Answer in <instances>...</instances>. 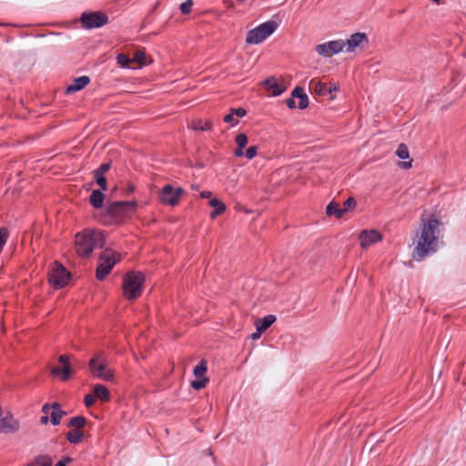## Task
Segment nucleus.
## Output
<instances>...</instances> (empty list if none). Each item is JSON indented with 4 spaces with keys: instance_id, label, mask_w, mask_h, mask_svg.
I'll list each match as a JSON object with an SVG mask.
<instances>
[{
    "instance_id": "1",
    "label": "nucleus",
    "mask_w": 466,
    "mask_h": 466,
    "mask_svg": "<svg viewBox=\"0 0 466 466\" xmlns=\"http://www.w3.org/2000/svg\"><path fill=\"white\" fill-rule=\"evenodd\" d=\"M441 221L434 214L422 213L420 218V227L413 237L412 257L416 260H423L429 255L435 253L439 243Z\"/></svg>"
},
{
    "instance_id": "2",
    "label": "nucleus",
    "mask_w": 466,
    "mask_h": 466,
    "mask_svg": "<svg viewBox=\"0 0 466 466\" xmlns=\"http://www.w3.org/2000/svg\"><path fill=\"white\" fill-rule=\"evenodd\" d=\"M105 238L100 230L85 229L76 235V250L81 257H88L94 249L103 248Z\"/></svg>"
},
{
    "instance_id": "3",
    "label": "nucleus",
    "mask_w": 466,
    "mask_h": 466,
    "mask_svg": "<svg viewBox=\"0 0 466 466\" xmlns=\"http://www.w3.org/2000/svg\"><path fill=\"white\" fill-rule=\"evenodd\" d=\"M145 277L141 272H130L125 275L123 279V295L128 300H134L141 295L142 285Z\"/></svg>"
},
{
    "instance_id": "4",
    "label": "nucleus",
    "mask_w": 466,
    "mask_h": 466,
    "mask_svg": "<svg viewBox=\"0 0 466 466\" xmlns=\"http://www.w3.org/2000/svg\"><path fill=\"white\" fill-rule=\"evenodd\" d=\"M279 26L274 20L267 21L248 31L246 42L250 45H258L275 32Z\"/></svg>"
},
{
    "instance_id": "5",
    "label": "nucleus",
    "mask_w": 466,
    "mask_h": 466,
    "mask_svg": "<svg viewBox=\"0 0 466 466\" xmlns=\"http://www.w3.org/2000/svg\"><path fill=\"white\" fill-rule=\"evenodd\" d=\"M120 256L111 249H106L98 258L96 276L98 280H104L112 270L114 266L119 261Z\"/></svg>"
},
{
    "instance_id": "6",
    "label": "nucleus",
    "mask_w": 466,
    "mask_h": 466,
    "mask_svg": "<svg viewBox=\"0 0 466 466\" xmlns=\"http://www.w3.org/2000/svg\"><path fill=\"white\" fill-rule=\"evenodd\" d=\"M88 368L91 374L97 379L110 381L114 378V372L107 368L103 353L92 358L88 362Z\"/></svg>"
},
{
    "instance_id": "7",
    "label": "nucleus",
    "mask_w": 466,
    "mask_h": 466,
    "mask_svg": "<svg viewBox=\"0 0 466 466\" xmlns=\"http://www.w3.org/2000/svg\"><path fill=\"white\" fill-rule=\"evenodd\" d=\"M70 278V273L59 262L55 261L49 271L48 279L50 284L56 289L64 288Z\"/></svg>"
},
{
    "instance_id": "8",
    "label": "nucleus",
    "mask_w": 466,
    "mask_h": 466,
    "mask_svg": "<svg viewBox=\"0 0 466 466\" xmlns=\"http://www.w3.org/2000/svg\"><path fill=\"white\" fill-rule=\"evenodd\" d=\"M137 207L136 201H114L107 203L106 211L112 218H119L125 217L128 212L135 211Z\"/></svg>"
},
{
    "instance_id": "9",
    "label": "nucleus",
    "mask_w": 466,
    "mask_h": 466,
    "mask_svg": "<svg viewBox=\"0 0 466 466\" xmlns=\"http://www.w3.org/2000/svg\"><path fill=\"white\" fill-rule=\"evenodd\" d=\"M80 21L84 28L92 29L101 27L107 24L108 17L106 14L101 12H84Z\"/></svg>"
},
{
    "instance_id": "10",
    "label": "nucleus",
    "mask_w": 466,
    "mask_h": 466,
    "mask_svg": "<svg viewBox=\"0 0 466 466\" xmlns=\"http://www.w3.org/2000/svg\"><path fill=\"white\" fill-rule=\"evenodd\" d=\"M315 51L320 56L330 57L333 55L339 54L344 51L343 39L328 41L319 45H317Z\"/></svg>"
},
{
    "instance_id": "11",
    "label": "nucleus",
    "mask_w": 466,
    "mask_h": 466,
    "mask_svg": "<svg viewBox=\"0 0 466 466\" xmlns=\"http://www.w3.org/2000/svg\"><path fill=\"white\" fill-rule=\"evenodd\" d=\"M69 360L70 357L68 355H60L58 358L59 366L54 367L51 370L52 374L59 378L62 381L68 380L74 373Z\"/></svg>"
},
{
    "instance_id": "12",
    "label": "nucleus",
    "mask_w": 466,
    "mask_h": 466,
    "mask_svg": "<svg viewBox=\"0 0 466 466\" xmlns=\"http://www.w3.org/2000/svg\"><path fill=\"white\" fill-rule=\"evenodd\" d=\"M183 192L184 191L181 187L175 189L171 185H166L160 192L161 202L173 207L177 206Z\"/></svg>"
},
{
    "instance_id": "13",
    "label": "nucleus",
    "mask_w": 466,
    "mask_h": 466,
    "mask_svg": "<svg viewBox=\"0 0 466 466\" xmlns=\"http://www.w3.org/2000/svg\"><path fill=\"white\" fill-rule=\"evenodd\" d=\"M369 43L368 35L365 33H355L350 38L343 40L344 51L354 52L357 48H364Z\"/></svg>"
},
{
    "instance_id": "14",
    "label": "nucleus",
    "mask_w": 466,
    "mask_h": 466,
    "mask_svg": "<svg viewBox=\"0 0 466 466\" xmlns=\"http://www.w3.org/2000/svg\"><path fill=\"white\" fill-rule=\"evenodd\" d=\"M359 238L361 248H368L371 245L380 241L382 239V235L375 229L363 230L360 233Z\"/></svg>"
},
{
    "instance_id": "15",
    "label": "nucleus",
    "mask_w": 466,
    "mask_h": 466,
    "mask_svg": "<svg viewBox=\"0 0 466 466\" xmlns=\"http://www.w3.org/2000/svg\"><path fill=\"white\" fill-rule=\"evenodd\" d=\"M264 87L271 92V96H280L286 89V85L281 81H278L275 77H268L263 82Z\"/></svg>"
},
{
    "instance_id": "16",
    "label": "nucleus",
    "mask_w": 466,
    "mask_h": 466,
    "mask_svg": "<svg viewBox=\"0 0 466 466\" xmlns=\"http://www.w3.org/2000/svg\"><path fill=\"white\" fill-rule=\"evenodd\" d=\"M17 423L13 419L12 415L6 412L5 415L2 412L0 417V432L9 433L17 430Z\"/></svg>"
},
{
    "instance_id": "17",
    "label": "nucleus",
    "mask_w": 466,
    "mask_h": 466,
    "mask_svg": "<svg viewBox=\"0 0 466 466\" xmlns=\"http://www.w3.org/2000/svg\"><path fill=\"white\" fill-rule=\"evenodd\" d=\"M90 83V78L87 76H82L75 78L73 83L69 85L66 89V94H72L77 92L86 87Z\"/></svg>"
},
{
    "instance_id": "18",
    "label": "nucleus",
    "mask_w": 466,
    "mask_h": 466,
    "mask_svg": "<svg viewBox=\"0 0 466 466\" xmlns=\"http://www.w3.org/2000/svg\"><path fill=\"white\" fill-rule=\"evenodd\" d=\"M52 410L50 412V421L53 425L56 426L60 423L61 419L66 414L61 409V406L58 402H53L51 404Z\"/></svg>"
},
{
    "instance_id": "19",
    "label": "nucleus",
    "mask_w": 466,
    "mask_h": 466,
    "mask_svg": "<svg viewBox=\"0 0 466 466\" xmlns=\"http://www.w3.org/2000/svg\"><path fill=\"white\" fill-rule=\"evenodd\" d=\"M294 98H298V107L299 109H305L309 106V97L303 88L296 86L293 89V99Z\"/></svg>"
},
{
    "instance_id": "20",
    "label": "nucleus",
    "mask_w": 466,
    "mask_h": 466,
    "mask_svg": "<svg viewBox=\"0 0 466 466\" xmlns=\"http://www.w3.org/2000/svg\"><path fill=\"white\" fill-rule=\"evenodd\" d=\"M105 200V195L102 192V189H95L92 191L89 202L95 208H100L103 207V203Z\"/></svg>"
},
{
    "instance_id": "21",
    "label": "nucleus",
    "mask_w": 466,
    "mask_h": 466,
    "mask_svg": "<svg viewBox=\"0 0 466 466\" xmlns=\"http://www.w3.org/2000/svg\"><path fill=\"white\" fill-rule=\"evenodd\" d=\"M276 321V317L274 315H267L261 319H257L255 321V326L258 328L260 331H265L268 329L274 322Z\"/></svg>"
},
{
    "instance_id": "22",
    "label": "nucleus",
    "mask_w": 466,
    "mask_h": 466,
    "mask_svg": "<svg viewBox=\"0 0 466 466\" xmlns=\"http://www.w3.org/2000/svg\"><path fill=\"white\" fill-rule=\"evenodd\" d=\"M94 396L102 401H108L110 400L109 390L102 384L94 386Z\"/></svg>"
},
{
    "instance_id": "23",
    "label": "nucleus",
    "mask_w": 466,
    "mask_h": 466,
    "mask_svg": "<svg viewBox=\"0 0 466 466\" xmlns=\"http://www.w3.org/2000/svg\"><path fill=\"white\" fill-rule=\"evenodd\" d=\"M309 87L313 90V92L318 96H325L328 94V86L325 83L320 81H317L315 79L309 82Z\"/></svg>"
},
{
    "instance_id": "24",
    "label": "nucleus",
    "mask_w": 466,
    "mask_h": 466,
    "mask_svg": "<svg viewBox=\"0 0 466 466\" xmlns=\"http://www.w3.org/2000/svg\"><path fill=\"white\" fill-rule=\"evenodd\" d=\"M209 205L214 208V210L210 213L211 218H215L217 216L222 214L226 209V206L218 198L210 199Z\"/></svg>"
},
{
    "instance_id": "25",
    "label": "nucleus",
    "mask_w": 466,
    "mask_h": 466,
    "mask_svg": "<svg viewBox=\"0 0 466 466\" xmlns=\"http://www.w3.org/2000/svg\"><path fill=\"white\" fill-rule=\"evenodd\" d=\"M326 213L328 216H335L339 218L344 215L342 208L337 202H330L326 208Z\"/></svg>"
},
{
    "instance_id": "26",
    "label": "nucleus",
    "mask_w": 466,
    "mask_h": 466,
    "mask_svg": "<svg viewBox=\"0 0 466 466\" xmlns=\"http://www.w3.org/2000/svg\"><path fill=\"white\" fill-rule=\"evenodd\" d=\"M53 460L48 455H39L34 459L27 466H52Z\"/></svg>"
},
{
    "instance_id": "27",
    "label": "nucleus",
    "mask_w": 466,
    "mask_h": 466,
    "mask_svg": "<svg viewBox=\"0 0 466 466\" xmlns=\"http://www.w3.org/2000/svg\"><path fill=\"white\" fill-rule=\"evenodd\" d=\"M83 431L81 430H71L66 433V440L73 444L80 443L83 440Z\"/></svg>"
},
{
    "instance_id": "28",
    "label": "nucleus",
    "mask_w": 466,
    "mask_h": 466,
    "mask_svg": "<svg viewBox=\"0 0 466 466\" xmlns=\"http://www.w3.org/2000/svg\"><path fill=\"white\" fill-rule=\"evenodd\" d=\"M86 424V420L83 416H76L70 419L67 426L74 427L75 430H81Z\"/></svg>"
},
{
    "instance_id": "29",
    "label": "nucleus",
    "mask_w": 466,
    "mask_h": 466,
    "mask_svg": "<svg viewBox=\"0 0 466 466\" xmlns=\"http://www.w3.org/2000/svg\"><path fill=\"white\" fill-rule=\"evenodd\" d=\"M207 361L201 360L198 364L194 368L193 373L196 378H206L205 373L207 372Z\"/></svg>"
},
{
    "instance_id": "30",
    "label": "nucleus",
    "mask_w": 466,
    "mask_h": 466,
    "mask_svg": "<svg viewBox=\"0 0 466 466\" xmlns=\"http://www.w3.org/2000/svg\"><path fill=\"white\" fill-rule=\"evenodd\" d=\"M116 61L122 67H131V64L133 63V60L126 54L117 55Z\"/></svg>"
},
{
    "instance_id": "31",
    "label": "nucleus",
    "mask_w": 466,
    "mask_h": 466,
    "mask_svg": "<svg viewBox=\"0 0 466 466\" xmlns=\"http://www.w3.org/2000/svg\"><path fill=\"white\" fill-rule=\"evenodd\" d=\"M192 127L195 130L207 131L211 128L209 122H203L202 120H197L192 123Z\"/></svg>"
},
{
    "instance_id": "32",
    "label": "nucleus",
    "mask_w": 466,
    "mask_h": 466,
    "mask_svg": "<svg viewBox=\"0 0 466 466\" xmlns=\"http://www.w3.org/2000/svg\"><path fill=\"white\" fill-rule=\"evenodd\" d=\"M93 173H94V177L96 179V184L100 187V188L102 190L106 191L107 189V183H106V178L105 177V176L103 174H99L95 171Z\"/></svg>"
},
{
    "instance_id": "33",
    "label": "nucleus",
    "mask_w": 466,
    "mask_h": 466,
    "mask_svg": "<svg viewBox=\"0 0 466 466\" xmlns=\"http://www.w3.org/2000/svg\"><path fill=\"white\" fill-rule=\"evenodd\" d=\"M396 155L401 159L409 158L410 152L408 147L403 143L400 144L397 148Z\"/></svg>"
},
{
    "instance_id": "34",
    "label": "nucleus",
    "mask_w": 466,
    "mask_h": 466,
    "mask_svg": "<svg viewBox=\"0 0 466 466\" xmlns=\"http://www.w3.org/2000/svg\"><path fill=\"white\" fill-rule=\"evenodd\" d=\"M208 380L207 378H197V380L191 382V387L195 390H201L205 388Z\"/></svg>"
},
{
    "instance_id": "35",
    "label": "nucleus",
    "mask_w": 466,
    "mask_h": 466,
    "mask_svg": "<svg viewBox=\"0 0 466 466\" xmlns=\"http://www.w3.org/2000/svg\"><path fill=\"white\" fill-rule=\"evenodd\" d=\"M356 200L354 198H349L347 200L343 203V211L344 213L350 210H352L356 207Z\"/></svg>"
},
{
    "instance_id": "36",
    "label": "nucleus",
    "mask_w": 466,
    "mask_h": 466,
    "mask_svg": "<svg viewBox=\"0 0 466 466\" xmlns=\"http://www.w3.org/2000/svg\"><path fill=\"white\" fill-rule=\"evenodd\" d=\"M193 5L192 0H187L186 2L182 3L179 6V9L182 14L187 15L191 12Z\"/></svg>"
},
{
    "instance_id": "37",
    "label": "nucleus",
    "mask_w": 466,
    "mask_h": 466,
    "mask_svg": "<svg viewBox=\"0 0 466 466\" xmlns=\"http://www.w3.org/2000/svg\"><path fill=\"white\" fill-rule=\"evenodd\" d=\"M236 143L238 147L244 148L248 144V137L243 133L238 134L236 137Z\"/></svg>"
},
{
    "instance_id": "38",
    "label": "nucleus",
    "mask_w": 466,
    "mask_h": 466,
    "mask_svg": "<svg viewBox=\"0 0 466 466\" xmlns=\"http://www.w3.org/2000/svg\"><path fill=\"white\" fill-rule=\"evenodd\" d=\"M257 152H258V147L251 146L247 149L245 156L248 159H252L257 156Z\"/></svg>"
},
{
    "instance_id": "39",
    "label": "nucleus",
    "mask_w": 466,
    "mask_h": 466,
    "mask_svg": "<svg viewBox=\"0 0 466 466\" xmlns=\"http://www.w3.org/2000/svg\"><path fill=\"white\" fill-rule=\"evenodd\" d=\"M224 121L228 124H230L232 127L238 123V121L235 118V115L232 111L224 116Z\"/></svg>"
},
{
    "instance_id": "40",
    "label": "nucleus",
    "mask_w": 466,
    "mask_h": 466,
    "mask_svg": "<svg viewBox=\"0 0 466 466\" xmlns=\"http://www.w3.org/2000/svg\"><path fill=\"white\" fill-rule=\"evenodd\" d=\"M146 56L145 53L142 51H137L134 55V57L132 58L133 62H137L138 64H144Z\"/></svg>"
},
{
    "instance_id": "41",
    "label": "nucleus",
    "mask_w": 466,
    "mask_h": 466,
    "mask_svg": "<svg viewBox=\"0 0 466 466\" xmlns=\"http://www.w3.org/2000/svg\"><path fill=\"white\" fill-rule=\"evenodd\" d=\"M111 167V164L110 163H103L102 165L99 166L98 168L95 169L94 171L96 172V173H99V174H103L105 175V173H106Z\"/></svg>"
},
{
    "instance_id": "42",
    "label": "nucleus",
    "mask_w": 466,
    "mask_h": 466,
    "mask_svg": "<svg viewBox=\"0 0 466 466\" xmlns=\"http://www.w3.org/2000/svg\"><path fill=\"white\" fill-rule=\"evenodd\" d=\"M96 401V398L92 394H86L84 398V403L86 407H91Z\"/></svg>"
},
{
    "instance_id": "43",
    "label": "nucleus",
    "mask_w": 466,
    "mask_h": 466,
    "mask_svg": "<svg viewBox=\"0 0 466 466\" xmlns=\"http://www.w3.org/2000/svg\"><path fill=\"white\" fill-rule=\"evenodd\" d=\"M232 112L238 117H242V116H246V114H247L246 110L244 108H242V107H239V108H237V109H232Z\"/></svg>"
},
{
    "instance_id": "44",
    "label": "nucleus",
    "mask_w": 466,
    "mask_h": 466,
    "mask_svg": "<svg viewBox=\"0 0 466 466\" xmlns=\"http://www.w3.org/2000/svg\"><path fill=\"white\" fill-rule=\"evenodd\" d=\"M412 159H410L409 161L400 162L399 166L403 169H409L411 167Z\"/></svg>"
},
{
    "instance_id": "45",
    "label": "nucleus",
    "mask_w": 466,
    "mask_h": 466,
    "mask_svg": "<svg viewBox=\"0 0 466 466\" xmlns=\"http://www.w3.org/2000/svg\"><path fill=\"white\" fill-rule=\"evenodd\" d=\"M263 331H260L258 327H256V331L250 335V339L256 340L260 338Z\"/></svg>"
},
{
    "instance_id": "46",
    "label": "nucleus",
    "mask_w": 466,
    "mask_h": 466,
    "mask_svg": "<svg viewBox=\"0 0 466 466\" xmlns=\"http://www.w3.org/2000/svg\"><path fill=\"white\" fill-rule=\"evenodd\" d=\"M50 410H52L51 404L46 403L43 405V407H42L43 413H45L46 415H47L48 413L50 414V412H51Z\"/></svg>"
},
{
    "instance_id": "47",
    "label": "nucleus",
    "mask_w": 466,
    "mask_h": 466,
    "mask_svg": "<svg viewBox=\"0 0 466 466\" xmlns=\"http://www.w3.org/2000/svg\"><path fill=\"white\" fill-rule=\"evenodd\" d=\"M72 458L66 457L62 461H59L55 466H66V463L71 462Z\"/></svg>"
},
{
    "instance_id": "48",
    "label": "nucleus",
    "mask_w": 466,
    "mask_h": 466,
    "mask_svg": "<svg viewBox=\"0 0 466 466\" xmlns=\"http://www.w3.org/2000/svg\"><path fill=\"white\" fill-rule=\"evenodd\" d=\"M337 91H339V86H337L336 85L328 87V93L330 95V99H334V96L332 95V93Z\"/></svg>"
},
{
    "instance_id": "49",
    "label": "nucleus",
    "mask_w": 466,
    "mask_h": 466,
    "mask_svg": "<svg viewBox=\"0 0 466 466\" xmlns=\"http://www.w3.org/2000/svg\"><path fill=\"white\" fill-rule=\"evenodd\" d=\"M234 154H235L236 157H242V156H244L243 148H240V147H238L235 149Z\"/></svg>"
},
{
    "instance_id": "50",
    "label": "nucleus",
    "mask_w": 466,
    "mask_h": 466,
    "mask_svg": "<svg viewBox=\"0 0 466 466\" xmlns=\"http://www.w3.org/2000/svg\"><path fill=\"white\" fill-rule=\"evenodd\" d=\"M211 195H212V193L210 191H206V190L202 191L200 193V197L203 198H208L211 197Z\"/></svg>"
},
{
    "instance_id": "51",
    "label": "nucleus",
    "mask_w": 466,
    "mask_h": 466,
    "mask_svg": "<svg viewBox=\"0 0 466 466\" xmlns=\"http://www.w3.org/2000/svg\"><path fill=\"white\" fill-rule=\"evenodd\" d=\"M50 420V419L48 418V416H47V415L42 416V417L40 418V421H41V423H42V424H46V423L48 422V420Z\"/></svg>"
},
{
    "instance_id": "52",
    "label": "nucleus",
    "mask_w": 466,
    "mask_h": 466,
    "mask_svg": "<svg viewBox=\"0 0 466 466\" xmlns=\"http://www.w3.org/2000/svg\"><path fill=\"white\" fill-rule=\"evenodd\" d=\"M285 104H286V106H287L289 109H291V105H292V102H291V96H289V97H288V98H286V99H285Z\"/></svg>"
},
{
    "instance_id": "53",
    "label": "nucleus",
    "mask_w": 466,
    "mask_h": 466,
    "mask_svg": "<svg viewBox=\"0 0 466 466\" xmlns=\"http://www.w3.org/2000/svg\"><path fill=\"white\" fill-rule=\"evenodd\" d=\"M434 3L439 4L441 0H432Z\"/></svg>"
}]
</instances>
